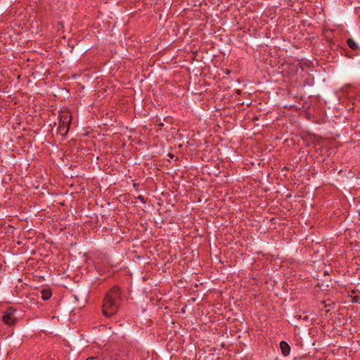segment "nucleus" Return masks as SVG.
<instances>
[{
	"label": "nucleus",
	"mask_w": 360,
	"mask_h": 360,
	"mask_svg": "<svg viewBox=\"0 0 360 360\" xmlns=\"http://www.w3.org/2000/svg\"><path fill=\"white\" fill-rule=\"evenodd\" d=\"M348 46L353 51H356L359 49V45L352 38H349L347 41Z\"/></svg>",
	"instance_id": "obj_7"
},
{
	"label": "nucleus",
	"mask_w": 360,
	"mask_h": 360,
	"mask_svg": "<svg viewBox=\"0 0 360 360\" xmlns=\"http://www.w3.org/2000/svg\"><path fill=\"white\" fill-rule=\"evenodd\" d=\"M238 90L236 89H234L233 91V94H235L236 92H237Z\"/></svg>",
	"instance_id": "obj_14"
},
{
	"label": "nucleus",
	"mask_w": 360,
	"mask_h": 360,
	"mask_svg": "<svg viewBox=\"0 0 360 360\" xmlns=\"http://www.w3.org/2000/svg\"><path fill=\"white\" fill-rule=\"evenodd\" d=\"M136 199L140 200L143 204L146 203V200L145 198L143 195H138L136 197Z\"/></svg>",
	"instance_id": "obj_9"
},
{
	"label": "nucleus",
	"mask_w": 360,
	"mask_h": 360,
	"mask_svg": "<svg viewBox=\"0 0 360 360\" xmlns=\"http://www.w3.org/2000/svg\"><path fill=\"white\" fill-rule=\"evenodd\" d=\"M300 319H302L305 321H307L308 320V316H300Z\"/></svg>",
	"instance_id": "obj_11"
},
{
	"label": "nucleus",
	"mask_w": 360,
	"mask_h": 360,
	"mask_svg": "<svg viewBox=\"0 0 360 360\" xmlns=\"http://www.w3.org/2000/svg\"><path fill=\"white\" fill-rule=\"evenodd\" d=\"M235 119L231 115L229 119L226 120V131L233 129L236 125Z\"/></svg>",
	"instance_id": "obj_8"
},
{
	"label": "nucleus",
	"mask_w": 360,
	"mask_h": 360,
	"mask_svg": "<svg viewBox=\"0 0 360 360\" xmlns=\"http://www.w3.org/2000/svg\"><path fill=\"white\" fill-rule=\"evenodd\" d=\"M226 240H229V238L226 236ZM230 240H231V239H230Z\"/></svg>",
	"instance_id": "obj_15"
},
{
	"label": "nucleus",
	"mask_w": 360,
	"mask_h": 360,
	"mask_svg": "<svg viewBox=\"0 0 360 360\" xmlns=\"http://www.w3.org/2000/svg\"><path fill=\"white\" fill-rule=\"evenodd\" d=\"M71 120L70 115H63L60 118L58 130L62 135H65L69 131V124Z\"/></svg>",
	"instance_id": "obj_3"
},
{
	"label": "nucleus",
	"mask_w": 360,
	"mask_h": 360,
	"mask_svg": "<svg viewBox=\"0 0 360 360\" xmlns=\"http://www.w3.org/2000/svg\"><path fill=\"white\" fill-rule=\"evenodd\" d=\"M229 79V77H226V81ZM240 84L239 78L236 79H230L229 82H226V91L231 88H236Z\"/></svg>",
	"instance_id": "obj_5"
},
{
	"label": "nucleus",
	"mask_w": 360,
	"mask_h": 360,
	"mask_svg": "<svg viewBox=\"0 0 360 360\" xmlns=\"http://www.w3.org/2000/svg\"><path fill=\"white\" fill-rule=\"evenodd\" d=\"M41 299L44 301L49 300L52 295V292L50 289H43L41 290Z\"/></svg>",
	"instance_id": "obj_6"
},
{
	"label": "nucleus",
	"mask_w": 360,
	"mask_h": 360,
	"mask_svg": "<svg viewBox=\"0 0 360 360\" xmlns=\"http://www.w3.org/2000/svg\"><path fill=\"white\" fill-rule=\"evenodd\" d=\"M15 310L13 308H8L3 313L2 320L5 324L13 326L16 323L18 319L15 316Z\"/></svg>",
	"instance_id": "obj_2"
},
{
	"label": "nucleus",
	"mask_w": 360,
	"mask_h": 360,
	"mask_svg": "<svg viewBox=\"0 0 360 360\" xmlns=\"http://www.w3.org/2000/svg\"><path fill=\"white\" fill-rule=\"evenodd\" d=\"M121 290L118 286H113L105 295L103 302L102 311L105 317H111L119 309L121 302Z\"/></svg>",
	"instance_id": "obj_1"
},
{
	"label": "nucleus",
	"mask_w": 360,
	"mask_h": 360,
	"mask_svg": "<svg viewBox=\"0 0 360 360\" xmlns=\"http://www.w3.org/2000/svg\"><path fill=\"white\" fill-rule=\"evenodd\" d=\"M86 360H98V359L97 357H90L88 358Z\"/></svg>",
	"instance_id": "obj_12"
},
{
	"label": "nucleus",
	"mask_w": 360,
	"mask_h": 360,
	"mask_svg": "<svg viewBox=\"0 0 360 360\" xmlns=\"http://www.w3.org/2000/svg\"><path fill=\"white\" fill-rule=\"evenodd\" d=\"M280 348L281 353L284 356H288L290 353V347L288 343L285 341H281L280 342Z\"/></svg>",
	"instance_id": "obj_4"
},
{
	"label": "nucleus",
	"mask_w": 360,
	"mask_h": 360,
	"mask_svg": "<svg viewBox=\"0 0 360 360\" xmlns=\"http://www.w3.org/2000/svg\"><path fill=\"white\" fill-rule=\"evenodd\" d=\"M219 99V95L217 96L216 100Z\"/></svg>",
	"instance_id": "obj_16"
},
{
	"label": "nucleus",
	"mask_w": 360,
	"mask_h": 360,
	"mask_svg": "<svg viewBox=\"0 0 360 360\" xmlns=\"http://www.w3.org/2000/svg\"><path fill=\"white\" fill-rule=\"evenodd\" d=\"M231 72V70L226 69V75H229Z\"/></svg>",
	"instance_id": "obj_13"
},
{
	"label": "nucleus",
	"mask_w": 360,
	"mask_h": 360,
	"mask_svg": "<svg viewBox=\"0 0 360 360\" xmlns=\"http://www.w3.org/2000/svg\"><path fill=\"white\" fill-rule=\"evenodd\" d=\"M232 319V321H236V320H238V319L237 317H233V318H231L230 316H229L227 318H226V321H230V320Z\"/></svg>",
	"instance_id": "obj_10"
}]
</instances>
